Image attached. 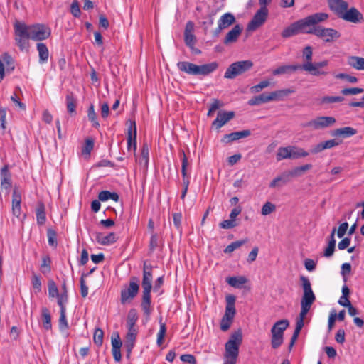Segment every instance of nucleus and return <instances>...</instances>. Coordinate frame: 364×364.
Returning a JSON list of instances; mask_svg holds the SVG:
<instances>
[{
  "instance_id": "f257e3e1",
  "label": "nucleus",
  "mask_w": 364,
  "mask_h": 364,
  "mask_svg": "<svg viewBox=\"0 0 364 364\" xmlns=\"http://www.w3.org/2000/svg\"><path fill=\"white\" fill-rule=\"evenodd\" d=\"M14 28L16 44L21 50L29 48V39L41 41L48 38L51 34L50 28L41 23L27 26L23 22L16 21Z\"/></svg>"
},
{
  "instance_id": "f03ea898",
  "label": "nucleus",
  "mask_w": 364,
  "mask_h": 364,
  "mask_svg": "<svg viewBox=\"0 0 364 364\" xmlns=\"http://www.w3.org/2000/svg\"><path fill=\"white\" fill-rule=\"evenodd\" d=\"M328 14L323 12H318L309 15L285 28L282 32V36L286 38L299 33L309 34V31L311 26L326 21L328 18Z\"/></svg>"
},
{
  "instance_id": "7ed1b4c3",
  "label": "nucleus",
  "mask_w": 364,
  "mask_h": 364,
  "mask_svg": "<svg viewBox=\"0 0 364 364\" xmlns=\"http://www.w3.org/2000/svg\"><path fill=\"white\" fill-rule=\"evenodd\" d=\"M153 267L147 265L145 262L143 265V276L141 281L142 296L141 308L146 320H149L152 312L151 307V289H152V274Z\"/></svg>"
},
{
  "instance_id": "20e7f679",
  "label": "nucleus",
  "mask_w": 364,
  "mask_h": 364,
  "mask_svg": "<svg viewBox=\"0 0 364 364\" xmlns=\"http://www.w3.org/2000/svg\"><path fill=\"white\" fill-rule=\"evenodd\" d=\"M301 287L303 289V296L301 300V311L299 317L296 320V324H300L304 326V319L309 311L311 305L316 300V296L311 289V284L308 277L304 276L300 277Z\"/></svg>"
},
{
  "instance_id": "39448f33",
  "label": "nucleus",
  "mask_w": 364,
  "mask_h": 364,
  "mask_svg": "<svg viewBox=\"0 0 364 364\" xmlns=\"http://www.w3.org/2000/svg\"><path fill=\"white\" fill-rule=\"evenodd\" d=\"M177 68L180 71L188 75H208L218 69V63L212 62L198 65L188 61H180L177 63Z\"/></svg>"
},
{
  "instance_id": "423d86ee",
  "label": "nucleus",
  "mask_w": 364,
  "mask_h": 364,
  "mask_svg": "<svg viewBox=\"0 0 364 364\" xmlns=\"http://www.w3.org/2000/svg\"><path fill=\"white\" fill-rule=\"evenodd\" d=\"M242 343V333L240 328L234 331L225 345L224 357L227 362L236 364L239 348Z\"/></svg>"
},
{
  "instance_id": "0eeeda50",
  "label": "nucleus",
  "mask_w": 364,
  "mask_h": 364,
  "mask_svg": "<svg viewBox=\"0 0 364 364\" xmlns=\"http://www.w3.org/2000/svg\"><path fill=\"white\" fill-rule=\"evenodd\" d=\"M311 168L312 165L307 164L301 166L295 167L290 171H284L281 175L273 179L269 186L271 188L281 187L290 182L291 178L299 177L302 176L305 171L310 170Z\"/></svg>"
},
{
  "instance_id": "6e6552de",
  "label": "nucleus",
  "mask_w": 364,
  "mask_h": 364,
  "mask_svg": "<svg viewBox=\"0 0 364 364\" xmlns=\"http://www.w3.org/2000/svg\"><path fill=\"white\" fill-rule=\"evenodd\" d=\"M289 322L287 319L277 321L271 329V346L273 349H277L284 342V331L288 328Z\"/></svg>"
},
{
  "instance_id": "1a4fd4ad",
  "label": "nucleus",
  "mask_w": 364,
  "mask_h": 364,
  "mask_svg": "<svg viewBox=\"0 0 364 364\" xmlns=\"http://www.w3.org/2000/svg\"><path fill=\"white\" fill-rule=\"evenodd\" d=\"M253 67L252 61L250 60L235 62L227 68L224 77L226 79H235L250 70Z\"/></svg>"
},
{
  "instance_id": "9d476101",
  "label": "nucleus",
  "mask_w": 364,
  "mask_h": 364,
  "mask_svg": "<svg viewBox=\"0 0 364 364\" xmlns=\"http://www.w3.org/2000/svg\"><path fill=\"white\" fill-rule=\"evenodd\" d=\"M309 32V34H314L323 39L326 43L333 42L341 37V33L338 31L333 28H323L318 24L311 26Z\"/></svg>"
},
{
  "instance_id": "9b49d317",
  "label": "nucleus",
  "mask_w": 364,
  "mask_h": 364,
  "mask_svg": "<svg viewBox=\"0 0 364 364\" xmlns=\"http://www.w3.org/2000/svg\"><path fill=\"white\" fill-rule=\"evenodd\" d=\"M139 290V279L137 277H132L128 287L121 290L120 301L122 304L133 300Z\"/></svg>"
},
{
  "instance_id": "f8f14e48",
  "label": "nucleus",
  "mask_w": 364,
  "mask_h": 364,
  "mask_svg": "<svg viewBox=\"0 0 364 364\" xmlns=\"http://www.w3.org/2000/svg\"><path fill=\"white\" fill-rule=\"evenodd\" d=\"M268 9L267 7L260 8L253 16L252 18L247 24L248 31H255L261 27L267 21L268 17Z\"/></svg>"
},
{
  "instance_id": "ddd939ff",
  "label": "nucleus",
  "mask_w": 364,
  "mask_h": 364,
  "mask_svg": "<svg viewBox=\"0 0 364 364\" xmlns=\"http://www.w3.org/2000/svg\"><path fill=\"white\" fill-rule=\"evenodd\" d=\"M336 122L333 117H318L308 122L305 127H312L314 129H320L331 127Z\"/></svg>"
},
{
  "instance_id": "4468645a",
  "label": "nucleus",
  "mask_w": 364,
  "mask_h": 364,
  "mask_svg": "<svg viewBox=\"0 0 364 364\" xmlns=\"http://www.w3.org/2000/svg\"><path fill=\"white\" fill-rule=\"evenodd\" d=\"M328 5L330 9L341 18L348 8V2L344 0H328Z\"/></svg>"
},
{
  "instance_id": "2eb2a0df",
  "label": "nucleus",
  "mask_w": 364,
  "mask_h": 364,
  "mask_svg": "<svg viewBox=\"0 0 364 364\" xmlns=\"http://www.w3.org/2000/svg\"><path fill=\"white\" fill-rule=\"evenodd\" d=\"M111 343H112V353L113 358L116 362H119L122 360L121 355V347L122 346V342L121 341L119 334L118 332H115L112 335L111 337Z\"/></svg>"
},
{
  "instance_id": "dca6fc26",
  "label": "nucleus",
  "mask_w": 364,
  "mask_h": 364,
  "mask_svg": "<svg viewBox=\"0 0 364 364\" xmlns=\"http://www.w3.org/2000/svg\"><path fill=\"white\" fill-rule=\"evenodd\" d=\"M137 334L138 331H129V330H128L126 334L124 341V347L126 350V357L127 359H129L131 357L132 349L136 343Z\"/></svg>"
},
{
  "instance_id": "f3484780",
  "label": "nucleus",
  "mask_w": 364,
  "mask_h": 364,
  "mask_svg": "<svg viewBox=\"0 0 364 364\" xmlns=\"http://www.w3.org/2000/svg\"><path fill=\"white\" fill-rule=\"evenodd\" d=\"M301 65H296L299 69L305 71L307 68H313L311 63H313V48L311 46H305L302 50Z\"/></svg>"
},
{
  "instance_id": "a211bd4d",
  "label": "nucleus",
  "mask_w": 364,
  "mask_h": 364,
  "mask_svg": "<svg viewBox=\"0 0 364 364\" xmlns=\"http://www.w3.org/2000/svg\"><path fill=\"white\" fill-rule=\"evenodd\" d=\"M234 117L235 112L233 111L219 112L216 119L213 122L212 126L216 129H220Z\"/></svg>"
},
{
  "instance_id": "6ab92c4d",
  "label": "nucleus",
  "mask_w": 364,
  "mask_h": 364,
  "mask_svg": "<svg viewBox=\"0 0 364 364\" xmlns=\"http://www.w3.org/2000/svg\"><path fill=\"white\" fill-rule=\"evenodd\" d=\"M250 134L251 131L250 129H245L239 132H232L230 134H225L221 139V142L228 144L240 139L247 137Z\"/></svg>"
},
{
  "instance_id": "aec40b11",
  "label": "nucleus",
  "mask_w": 364,
  "mask_h": 364,
  "mask_svg": "<svg viewBox=\"0 0 364 364\" xmlns=\"http://www.w3.org/2000/svg\"><path fill=\"white\" fill-rule=\"evenodd\" d=\"M341 18L348 22L357 23L363 21V16L356 8L352 7L349 10L347 9Z\"/></svg>"
},
{
  "instance_id": "412c9836",
  "label": "nucleus",
  "mask_w": 364,
  "mask_h": 364,
  "mask_svg": "<svg viewBox=\"0 0 364 364\" xmlns=\"http://www.w3.org/2000/svg\"><path fill=\"white\" fill-rule=\"evenodd\" d=\"M328 61L324 60L319 62L312 63L311 65L313 68H307L305 71L310 73L314 76L327 75L328 72L323 70V68L328 66Z\"/></svg>"
},
{
  "instance_id": "4be33fe9",
  "label": "nucleus",
  "mask_w": 364,
  "mask_h": 364,
  "mask_svg": "<svg viewBox=\"0 0 364 364\" xmlns=\"http://www.w3.org/2000/svg\"><path fill=\"white\" fill-rule=\"evenodd\" d=\"M242 31V27L237 24L235 25L226 35L223 40V43L226 46H229L237 41L238 38L241 35Z\"/></svg>"
},
{
  "instance_id": "5701e85b",
  "label": "nucleus",
  "mask_w": 364,
  "mask_h": 364,
  "mask_svg": "<svg viewBox=\"0 0 364 364\" xmlns=\"http://www.w3.org/2000/svg\"><path fill=\"white\" fill-rule=\"evenodd\" d=\"M1 188L10 189L12 186L11 174L9 171V165H4L0 170Z\"/></svg>"
},
{
  "instance_id": "b1692460",
  "label": "nucleus",
  "mask_w": 364,
  "mask_h": 364,
  "mask_svg": "<svg viewBox=\"0 0 364 364\" xmlns=\"http://www.w3.org/2000/svg\"><path fill=\"white\" fill-rule=\"evenodd\" d=\"M21 194L18 188L15 187L12 193V213L16 217L19 218L21 213Z\"/></svg>"
},
{
  "instance_id": "393cba45",
  "label": "nucleus",
  "mask_w": 364,
  "mask_h": 364,
  "mask_svg": "<svg viewBox=\"0 0 364 364\" xmlns=\"http://www.w3.org/2000/svg\"><path fill=\"white\" fill-rule=\"evenodd\" d=\"M133 146L134 151L136 150V125L135 121H130L127 129V148L131 149Z\"/></svg>"
},
{
  "instance_id": "a878e982",
  "label": "nucleus",
  "mask_w": 364,
  "mask_h": 364,
  "mask_svg": "<svg viewBox=\"0 0 364 364\" xmlns=\"http://www.w3.org/2000/svg\"><path fill=\"white\" fill-rule=\"evenodd\" d=\"M226 306L224 316L234 319L236 314V309L235 306V296L232 294H228L225 297Z\"/></svg>"
},
{
  "instance_id": "bb28decb",
  "label": "nucleus",
  "mask_w": 364,
  "mask_h": 364,
  "mask_svg": "<svg viewBox=\"0 0 364 364\" xmlns=\"http://www.w3.org/2000/svg\"><path fill=\"white\" fill-rule=\"evenodd\" d=\"M95 240L97 243L102 245H109L117 242V237L115 233L109 232L107 235H104L102 233H96Z\"/></svg>"
},
{
  "instance_id": "cd10ccee",
  "label": "nucleus",
  "mask_w": 364,
  "mask_h": 364,
  "mask_svg": "<svg viewBox=\"0 0 364 364\" xmlns=\"http://www.w3.org/2000/svg\"><path fill=\"white\" fill-rule=\"evenodd\" d=\"M138 320L137 311L135 309H131L127 314V326L129 331H138L136 328V323Z\"/></svg>"
},
{
  "instance_id": "c85d7f7f",
  "label": "nucleus",
  "mask_w": 364,
  "mask_h": 364,
  "mask_svg": "<svg viewBox=\"0 0 364 364\" xmlns=\"http://www.w3.org/2000/svg\"><path fill=\"white\" fill-rule=\"evenodd\" d=\"M357 133V130L350 127H345L338 128L333 131L332 135L334 136H341L343 138H347L355 135Z\"/></svg>"
},
{
  "instance_id": "c756f323",
  "label": "nucleus",
  "mask_w": 364,
  "mask_h": 364,
  "mask_svg": "<svg viewBox=\"0 0 364 364\" xmlns=\"http://www.w3.org/2000/svg\"><path fill=\"white\" fill-rule=\"evenodd\" d=\"M36 215L37 224L40 226L43 225L46 222V207L43 203L39 202L38 203Z\"/></svg>"
},
{
  "instance_id": "7c9ffc66",
  "label": "nucleus",
  "mask_w": 364,
  "mask_h": 364,
  "mask_svg": "<svg viewBox=\"0 0 364 364\" xmlns=\"http://www.w3.org/2000/svg\"><path fill=\"white\" fill-rule=\"evenodd\" d=\"M235 17L231 13H225L218 20V24L220 26V28L225 29L235 22Z\"/></svg>"
},
{
  "instance_id": "2f4dec72",
  "label": "nucleus",
  "mask_w": 364,
  "mask_h": 364,
  "mask_svg": "<svg viewBox=\"0 0 364 364\" xmlns=\"http://www.w3.org/2000/svg\"><path fill=\"white\" fill-rule=\"evenodd\" d=\"M36 48L39 55V63L41 64L46 63L49 57V51L46 45L43 43H38Z\"/></svg>"
},
{
  "instance_id": "473e14b6",
  "label": "nucleus",
  "mask_w": 364,
  "mask_h": 364,
  "mask_svg": "<svg viewBox=\"0 0 364 364\" xmlns=\"http://www.w3.org/2000/svg\"><path fill=\"white\" fill-rule=\"evenodd\" d=\"M348 64L358 70H364V58L358 56H349L347 60Z\"/></svg>"
},
{
  "instance_id": "72a5a7b5",
  "label": "nucleus",
  "mask_w": 364,
  "mask_h": 364,
  "mask_svg": "<svg viewBox=\"0 0 364 364\" xmlns=\"http://www.w3.org/2000/svg\"><path fill=\"white\" fill-rule=\"evenodd\" d=\"M41 318L43 328L47 331L50 330L52 328L51 316L48 308L43 307L41 309Z\"/></svg>"
},
{
  "instance_id": "f704fd0d",
  "label": "nucleus",
  "mask_w": 364,
  "mask_h": 364,
  "mask_svg": "<svg viewBox=\"0 0 364 364\" xmlns=\"http://www.w3.org/2000/svg\"><path fill=\"white\" fill-rule=\"evenodd\" d=\"M293 91L289 89L280 90L267 93L269 102L282 100L284 96L288 95Z\"/></svg>"
},
{
  "instance_id": "c9c22d12",
  "label": "nucleus",
  "mask_w": 364,
  "mask_h": 364,
  "mask_svg": "<svg viewBox=\"0 0 364 364\" xmlns=\"http://www.w3.org/2000/svg\"><path fill=\"white\" fill-rule=\"evenodd\" d=\"M299 70L296 65H284L272 71L274 75H279Z\"/></svg>"
},
{
  "instance_id": "e433bc0d",
  "label": "nucleus",
  "mask_w": 364,
  "mask_h": 364,
  "mask_svg": "<svg viewBox=\"0 0 364 364\" xmlns=\"http://www.w3.org/2000/svg\"><path fill=\"white\" fill-rule=\"evenodd\" d=\"M149 147L146 142H144L141 147V156L139 159L140 164H144V167L147 168L149 165Z\"/></svg>"
},
{
  "instance_id": "4c0bfd02",
  "label": "nucleus",
  "mask_w": 364,
  "mask_h": 364,
  "mask_svg": "<svg viewBox=\"0 0 364 364\" xmlns=\"http://www.w3.org/2000/svg\"><path fill=\"white\" fill-rule=\"evenodd\" d=\"M77 100L73 92H69L66 95V107L68 113H75Z\"/></svg>"
},
{
  "instance_id": "58836bf2",
  "label": "nucleus",
  "mask_w": 364,
  "mask_h": 364,
  "mask_svg": "<svg viewBox=\"0 0 364 364\" xmlns=\"http://www.w3.org/2000/svg\"><path fill=\"white\" fill-rule=\"evenodd\" d=\"M98 199L101 201H106L109 199H112L115 202H117L119 199V195L116 192H110L109 191H102L98 194Z\"/></svg>"
},
{
  "instance_id": "ea45409f",
  "label": "nucleus",
  "mask_w": 364,
  "mask_h": 364,
  "mask_svg": "<svg viewBox=\"0 0 364 364\" xmlns=\"http://www.w3.org/2000/svg\"><path fill=\"white\" fill-rule=\"evenodd\" d=\"M291 146L279 148L277 153V160L279 161L283 159H291Z\"/></svg>"
},
{
  "instance_id": "a19ab883",
  "label": "nucleus",
  "mask_w": 364,
  "mask_h": 364,
  "mask_svg": "<svg viewBox=\"0 0 364 364\" xmlns=\"http://www.w3.org/2000/svg\"><path fill=\"white\" fill-rule=\"evenodd\" d=\"M269 102L267 93L264 92L258 96H255L252 97L248 101V105L250 106L259 105L261 104Z\"/></svg>"
},
{
  "instance_id": "79ce46f5",
  "label": "nucleus",
  "mask_w": 364,
  "mask_h": 364,
  "mask_svg": "<svg viewBox=\"0 0 364 364\" xmlns=\"http://www.w3.org/2000/svg\"><path fill=\"white\" fill-rule=\"evenodd\" d=\"M2 60L6 65V71L7 73H11L15 69V61L14 58L7 53L2 55Z\"/></svg>"
},
{
  "instance_id": "37998d69",
  "label": "nucleus",
  "mask_w": 364,
  "mask_h": 364,
  "mask_svg": "<svg viewBox=\"0 0 364 364\" xmlns=\"http://www.w3.org/2000/svg\"><path fill=\"white\" fill-rule=\"evenodd\" d=\"M227 282L229 285L239 288L241 285L247 282V279L245 277H231L227 278Z\"/></svg>"
},
{
  "instance_id": "c03bdc74",
  "label": "nucleus",
  "mask_w": 364,
  "mask_h": 364,
  "mask_svg": "<svg viewBox=\"0 0 364 364\" xmlns=\"http://www.w3.org/2000/svg\"><path fill=\"white\" fill-rule=\"evenodd\" d=\"M159 324L160 329L157 333L156 343L159 346H161L164 343V336L166 333V326L165 323L162 322V317H160L159 318Z\"/></svg>"
},
{
  "instance_id": "a18cd8bd",
  "label": "nucleus",
  "mask_w": 364,
  "mask_h": 364,
  "mask_svg": "<svg viewBox=\"0 0 364 364\" xmlns=\"http://www.w3.org/2000/svg\"><path fill=\"white\" fill-rule=\"evenodd\" d=\"M88 119L92 123V126L95 128L100 127V123L97 120V114L95 112L94 105L91 104L87 110Z\"/></svg>"
},
{
  "instance_id": "49530a36",
  "label": "nucleus",
  "mask_w": 364,
  "mask_h": 364,
  "mask_svg": "<svg viewBox=\"0 0 364 364\" xmlns=\"http://www.w3.org/2000/svg\"><path fill=\"white\" fill-rule=\"evenodd\" d=\"M247 242V239L237 240L228 245L224 250L225 253H231L236 249L240 247L242 245Z\"/></svg>"
},
{
  "instance_id": "de8ad7c7",
  "label": "nucleus",
  "mask_w": 364,
  "mask_h": 364,
  "mask_svg": "<svg viewBox=\"0 0 364 364\" xmlns=\"http://www.w3.org/2000/svg\"><path fill=\"white\" fill-rule=\"evenodd\" d=\"M104 332L100 328H96L94 332V343L98 347L103 343Z\"/></svg>"
},
{
  "instance_id": "09e8293b",
  "label": "nucleus",
  "mask_w": 364,
  "mask_h": 364,
  "mask_svg": "<svg viewBox=\"0 0 364 364\" xmlns=\"http://www.w3.org/2000/svg\"><path fill=\"white\" fill-rule=\"evenodd\" d=\"M48 295L49 297L55 298L57 297L60 294L58 291V287L55 282L50 279L48 282Z\"/></svg>"
},
{
  "instance_id": "8fccbe9b",
  "label": "nucleus",
  "mask_w": 364,
  "mask_h": 364,
  "mask_svg": "<svg viewBox=\"0 0 364 364\" xmlns=\"http://www.w3.org/2000/svg\"><path fill=\"white\" fill-rule=\"evenodd\" d=\"M47 236H48L49 245L56 247L58 245V241H57V232H55V230H54L51 228L48 229Z\"/></svg>"
},
{
  "instance_id": "3c124183",
  "label": "nucleus",
  "mask_w": 364,
  "mask_h": 364,
  "mask_svg": "<svg viewBox=\"0 0 364 364\" xmlns=\"http://www.w3.org/2000/svg\"><path fill=\"white\" fill-rule=\"evenodd\" d=\"M94 148V140L92 138H87L85 139V146L82 149V154L90 156V152Z\"/></svg>"
},
{
  "instance_id": "603ef678",
  "label": "nucleus",
  "mask_w": 364,
  "mask_h": 364,
  "mask_svg": "<svg viewBox=\"0 0 364 364\" xmlns=\"http://www.w3.org/2000/svg\"><path fill=\"white\" fill-rule=\"evenodd\" d=\"M184 42L190 49H193L196 43V37L193 33H184Z\"/></svg>"
},
{
  "instance_id": "864d4df0",
  "label": "nucleus",
  "mask_w": 364,
  "mask_h": 364,
  "mask_svg": "<svg viewBox=\"0 0 364 364\" xmlns=\"http://www.w3.org/2000/svg\"><path fill=\"white\" fill-rule=\"evenodd\" d=\"M58 304L60 306V311H66L65 304L68 301V294H60L57 297Z\"/></svg>"
},
{
  "instance_id": "5fc2aeb1",
  "label": "nucleus",
  "mask_w": 364,
  "mask_h": 364,
  "mask_svg": "<svg viewBox=\"0 0 364 364\" xmlns=\"http://www.w3.org/2000/svg\"><path fill=\"white\" fill-rule=\"evenodd\" d=\"M31 283L36 293L41 291V276L33 274L31 278Z\"/></svg>"
},
{
  "instance_id": "6e6d98bb",
  "label": "nucleus",
  "mask_w": 364,
  "mask_h": 364,
  "mask_svg": "<svg viewBox=\"0 0 364 364\" xmlns=\"http://www.w3.org/2000/svg\"><path fill=\"white\" fill-rule=\"evenodd\" d=\"M270 85V82L269 80H263L261 81L256 85L252 86L250 88V91L252 93H257L259 92L264 88L268 87Z\"/></svg>"
},
{
  "instance_id": "4d7b16f0",
  "label": "nucleus",
  "mask_w": 364,
  "mask_h": 364,
  "mask_svg": "<svg viewBox=\"0 0 364 364\" xmlns=\"http://www.w3.org/2000/svg\"><path fill=\"white\" fill-rule=\"evenodd\" d=\"M65 314L66 311H60L59 328L60 330H65L69 327Z\"/></svg>"
},
{
  "instance_id": "13d9d810",
  "label": "nucleus",
  "mask_w": 364,
  "mask_h": 364,
  "mask_svg": "<svg viewBox=\"0 0 364 364\" xmlns=\"http://www.w3.org/2000/svg\"><path fill=\"white\" fill-rule=\"evenodd\" d=\"M344 100V97L341 96H325L322 98L321 102L331 104L335 102H341Z\"/></svg>"
},
{
  "instance_id": "bf43d9fd",
  "label": "nucleus",
  "mask_w": 364,
  "mask_h": 364,
  "mask_svg": "<svg viewBox=\"0 0 364 364\" xmlns=\"http://www.w3.org/2000/svg\"><path fill=\"white\" fill-rule=\"evenodd\" d=\"M51 260L49 256H45L42 258V263L41 264V268L42 269V272H49L51 269L50 267Z\"/></svg>"
},
{
  "instance_id": "052dcab7",
  "label": "nucleus",
  "mask_w": 364,
  "mask_h": 364,
  "mask_svg": "<svg viewBox=\"0 0 364 364\" xmlns=\"http://www.w3.org/2000/svg\"><path fill=\"white\" fill-rule=\"evenodd\" d=\"M275 209L276 207L273 203L270 202H266L262 208L261 213L263 215H267L274 212Z\"/></svg>"
},
{
  "instance_id": "680f3d73",
  "label": "nucleus",
  "mask_w": 364,
  "mask_h": 364,
  "mask_svg": "<svg viewBox=\"0 0 364 364\" xmlns=\"http://www.w3.org/2000/svg\"><path fill=\"white\" fill-rule=\"evenodd\" d=\"M233 319L223 316L220 321V329L223 331H227L231 326Z\"/></svg>"
},
{
  "instance_id": "e2e57ef3",
  "label": "nucleus",
  "mask_w": 364,
  "mask_h": 364,
  "mask_svg": "<svg viewBox=\"0 0 364 364\" xmlns=\"http://www.w3.org/2000/svg\"><path fill=\"white\" fill-rule=\"evenodd\" d=\"M335 77L337 79L344 80L350 83H355L358 80L356 77L346 73H338L335 76Z\"/></svg>"
},
{
  "instance_id": "0e129e2a",
  "label": "nucleus",
  "mask_w": 364,
  "mask_h": 364,
  "mask_svg": "<svg viewBox=\"0 0 364 364\" xmlns=\"http://www.w3.org/2000/svg\"><path fill=\"white\" fill-rule=\"evenodd\" d=\"M363 89L360 87L344 88L341 91L343 95H357L363 92Z\"/></svg>"
},
{
  "instance_id": "69168bd1",
  "label": "nucleus",
  "mask_w": 364,
  "mask_h": 364,
  "mask_svg": "<svg viewBox=\"0 0 364 364\" xmlns=\"http://www.w3.org/2000/svg\"><path fill=\"white\" fill-rule=\"evenodd\" d=\"M336 247V240L329 241L328 246L324 250L323 256L326 257H330L333 255Z\"/></svg>"
},
{
  "instance_id": "338daca9",
  "label": "nucleus",
  "mask_w": 364,
  "mask_h": 364,
  "mask_svg": "<svg viewBox=\"0 0 364 364\" xmlns=\"http://www.w3.org/2000/svg\"><path fill=\"white\" fill-rule=\"evenodd\" d=\"M237 225V223H236L235 220H225L220 223L219 227L222 229H230L236 227Z\"/></svg>"
},
{
  "instance_id": "774afa93",
  "label": "nucleus",
  "mask_w": 364,
  "mask_h": 364,
  "mask_svg": "<svg viewBox=\"0 0 364 364\" xmlns=\"http://www.w3.org/2000/svg\"><path fill=\"white\" fill-rule=\"evenodd\" d=\"M70 12L73 15V16L80 17L81 11L77 1L75 0L73 1L70 6Z\"/></svg>"
}]
</instances>
